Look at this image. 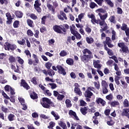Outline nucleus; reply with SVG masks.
I'll return each instance as SVG.
<instances>
[{"label": "nucleus", "instance_id": "nucleus-36", "mask_svg": "<svg viewBox=\"0 0 129 129\" xmlns=\"http://www.w3.org/2000/svg\"><path fill=\"white\" fill-rule=\"evenodd\" d=\"M86 41L87 42L88 44H92L94 42V40L92 37H87L86 38Z\"/></svg>", "mask_w": 129, "mask_h": 129}, {"label": "nucleus", "instance_id": "nucleus-10", "mask_svg": "<svg viewBox=\"0 0 129 129\" xmlns=\"http://www.w3.org/2000/svg\"><path fill=\"white\" fill-rule=\"evenodd\" d=\"M42 73L45 75V76H47L49 75V76H50L51 77H53L54 75H55V71H54L53 70L51 69H49L47 70H43L41 71Z\"/></svg>", "mask_w": 129, "mask_h": 129}, {"label": "nucleus", "instance_id": "nucleus-45", "mask_svg": "<svg viewBox=\"0 0 129 129\" xmlns=\"http://www.w3.org/2000/svg\"><path fill=\"white\" fill-rule=\"evenodd\" d=\"M25 54H26V56H27L28 58H31L32 55L31 54V52H30V50H26L24 51Z\"/></svg>", "mask_w": 129, "mask_h": 129}, {"label": "nucleus", "instance_id": "nucleus-13", "mask_svg": "<svg viewBox=\"0 0 129 129\" xmlns=\"http://www.w3.org/2000/svg\"><path fill=\"white\" fill-rule=\"evenodd\" d=\"M57 18L60 21H64V20H68L67 16H66V14L64 13L63 11H60V14L57 15Z\"/></svg>", "mask_w": 129, "mask_h": 129}, {"label": "nucleus", "instance_id": "nucleus-2", "mask_svg": "<svg viewBox=\"0 0 129 129\" xmlns=\"http://www.w3.org/2000/svg\"><path fill=\"white\" fill-rule=\"evenodd\" d=\"M98 15L100 17V20H101V21H102L100 22V24L101 25H103V24L104 25L103 28H102V27H101V29L100 30V33H102L103 32L106 31V30H108V26H107V24H106V22H105V20H106V19L107 18L108 14L107 13H106L105 15H102L101 13H99Z\"/></svg>", "mask_w": 129, "mask_h": 129}, {"label": "nucleus", "instance_id": "nucleus-33", "mask_svg": "<svg viewBox=\"0 0 129 129\" xmlns=\"http://www.w3.org/2000/svg\"><path fill=\"white\" fill-rule=\"evenodd\" d=\"M111 40L112 41L116 40V32L114 30H112Z\"/></svg>", "mask_w": 129, "mask_h": 129}, {"label": "nucleus", "instance_id": "nucleus-19", "mask_svg": "<svg viewBox=\"0 0 129 129\" xmlns=\"http://www.w3.org/2000/svg\"><path fill=\"white\" fill-rule=\"evenodd\" d=\"M88 108L87 107H82L80 108V111L83 115H86L87 114Z\"/></svg>", "mask_w": 129, "mask_h": 129}, {"label": "nucleus", "instance_id": "nucleus-41", "mask_svg": "<svg viewBox=\"0 0 129 129\" xmlns=\"http://www.w3.org/2000/svg\"><path fill=\"white\" fill-rule=\"evenodd\" d=\"M94 2L99 6V7H102V5L103 2H104V0H94Z\"/></svg>", "mask_w": 129, "mask_h": 129}, {"label": "nucleus", "instance_id": "nucleus-34", "mask_svg": "<svg viewBox=\"0 0 129 129\" xmlns=\"http://www.w3.org/2000/svg\"><path fill=\"white\" fill-rule=\"evenodd\" d=\"M90 9H95V8H98V5L94 2H91L89 5Z\"/></svg>", "mask_w": 129, "mask_h": 129}, {"label": "nucleus", "instance_id": "nucleus-63", "mask_svg": "<svg viewBox=\"0 0 129 129\" xmlns=\"http://www.w3.org/2000/svg\"><path fill=\"white\" fill-rule=\"evenodd\" d=\"M96 13H97V12L100 13H100H105V10H104L102 8H100V9L96 10Z\"/></svg>", "mask_w": 129, "mask_h": 129}, {"label": "nucleus", "instance_id": "nucleus-50", "mask_svg": "<svg viewBox=\"0 0 129 129\" xmlns=\"http://www.w3.org/2000/svg\"><path fill=\"white\" fill-rule=\"evenodd\" d=\"M27 34L28 36L33 37L34 36V33L31 29H28L27 31Z\"/></svg>", "mask_w": 129, "mask_h": 129}, {"label": "nucleus", "instance_id": "nucleus-28", "mask_svg": "<svg viewBox=\"0 0 129 129\" xmlns=\"http://www.w3.org/2000/svg\"><path fill=\"white\" fill-rule=\"evenodd\" d=\"M15 16H16L17 18H19L21 19V18H23V14L21 11H17L15 12Z\"/></svg>", "mask_w": 129, "mask_h": 129}, {"label": "nucleus", "instance_id": "nucleus-26", "mask_svg": "<svg viewBox=\"0 0 129 129\" xmlns=\"http://www.w3.org/2000/svg\"><path fill=\"white\" fill-rule=\"evenodd\" d=\"M109 21H110V23H112V24H116L115 16L114 15L111 16L109 18Z\"/></svg>", "mask_w": 129, "mask_h": 129}, {"label": "nucleus", "instance_id": "nucleus-38", "mask_svg": "<svg viewBox=\"0 0 129 129\" xmlns=\"http://www.w3.org/2000/svg\"><path fill=\"white\" fill-rule=\"evenodd\" d=\"M29 17H30V18H31V19H32V20H36L38 19V17H37V16H36V14L34 13H31L29 14Z\"/></svg>", "mask_w": 129, "mask_h": 129}, {"label": "nucleus", "instance_id": "nucleus-51", "mask_svg": "<svg viewBox=\"0 0 129 129\" xmlns=\"http://www.w3.org/2000/svg\"><path fill=\"white\" fill-rule=\"evenodd\" d=\"M1 110L3 112H5V113H7V112L9 111V109L5 107V106H1Z\"/></svg>", "mask_w": 129, "mask_h": 129}, {"label": "nucleus", "instance_id": "nucleus-49", "mask_svg": "<svg viewBox=\"0 0 129 129\" xmlns=\"http://www.w3.org/2000/svg\"><path fill=\"white\" fill-rule=\"evenodd\" d=\"M106 3H107V5L111 7V8H113V3L111 2V0H104Z\"/></svg>", "mask_w": 129, "mask_h": 129}, {"label": "nucleus", "instance_id": "nucleus-5", "mask_svg": "<svg viewBox=\"0 0 129 129\" xmlns=\"http://www.w3.org/2000/svg\"><path fill=\"white\" fill-rule=\"evenodd\" d=\"M88 17L90 19H91V22L93 25H95V24H97V25H98V24L100 25V26H101V27H102V26L104 27V25L103 24H100V23H101V22H102L101 21V20H100V19L96 20L94 14H91V15H88Z\"/></svg>", "mask_w": 129, "mask_h": 129}, {"label": "nucleus", "instance_id": "nucleus-12", "mask_svg": "<svg viewBox=\"0 0 129 129\" xmlns=\"http://www.w3.org/2000/svg\"><path fill=\"white\" fill-rule=\"evenodd\" d=\"M75 88H74V92L75 93H76L77 95H79L80 96H81L82 95V92H81V90H80V85L78 84V83H76L74 84Z\"/></svg>", "mask_w": 129, "mask_h": 129}, {"label": "nucleus", "instance_id": "nucleus-24", "mask_svg": "<svg viewBox=\"0 0 129 129\" xmlns=\"http://www.w3.org/2000/svg\"><path fill=\"white\" fill-rule=\"evenodd\" d=\"M66 63L70 66H72L74 64V60L71 58H69L66 60Z\"/></svg>", "mask_w": 129, "mask_h": 129}, {"label": "nucleus", "instance_id": "nucleus-56", "mask_svg": "<svg viewBox=\"0 0 129 129\" xmlns=\"http://www.w3.org/2000/svg\"><path fill=\"white\" fill-rule=\"evenodd\" d=\"M86 105H87V103H86V102L84 100H81L80 101V106H84V107L86 106Z\"/></svg>", "mask_w": 129, "mask_h": 129}, {"label": "nucleus", "instance_id": "nucleus-46", "mask_svg": "<svg viewBox=\"0 0 129 129\" xmlns=\"http://www.w3.org/2000/svg\"><path fill=\"white\" fill-rule=\"evenodd\" d=\"M59 56H60V57H65V56H67V52L65 50H61L59 53Z\"/></svg>", "mask_w": 129, "mask_h": 129}, {"label": "nucleus", "instance_id": "nucleus-40", "mask_svg": "<svg viewBox=\"0 0 129 129\" xmlns=\"http://www.w3.org/2000/svg\"><path fill=\"white\" fill-rule=\"evenodd\" d=\"M17 43H18L19 45L24 46L26 44V40H25L24 38H22L21 40H18Z\"/></svg>", "mask_w": 129, "mask_h": 129}, {"label": "nucleus", "instance_id": "nucleus-61", "mask_svg": "<svg viewBox=\"0 0 129 129\" xmlns=\"http://www.w3.org/2000/svg\"><path fill=\"white\" fill-rule=\"evenodd\" d=\"M49 125L47 126V128H50V127H54V126H55V123L53 121H51L49 122Z\"/></svg>", "mask_w": 129, "mask_h": 129}, {"label": "nucleus", "instance_id": "nucleus-27", "mask_svg": "<svg viewBox=\"0 0 129 129\" xmlns=\"http://www.w3.org/2000/svg\"><path fill=\"white\" fill-rule=\"evenodd\" d=\"M58 125L60 126L63 129L67 128V125H66V123L63 122V121H59V122H58Z\"/></svg>", "mask_w": 129, "mask_h": 129}, {"label": "nucleus", "instance_id": "nucleus-47", "mask_svg": "<svg viewBox=\"0 0 129 129\" xmlns=\"http://www.w3.org/2000/svg\"><path fill=\"white\" fill-rule=\"evenodd\" d=\"M65 97L64 95L59 94L57 97V100H59V101H62L63 100V98Z\"/></svg>", "mask_w": 129, "mask_h": 129}, {"label": "nucleus", "instance_id": "nucleus-22", "mask_svg": "<svg viewBox=\"0 0 129 129\" xmlns=\"http://www.w3.org/2000/svg\"><path fill=\"white\" fill-rule=\"evenodd\" d=\"M99 63H100V60H99L93 61V65L95 68H101V66Z\"/></svg>", "mask_w": 129, "mask_h": 129}, {"label": "nucleus", "instance_id": "nucleus-32", "mask_svg": "<svg viewBox=\"0 0 129 129\" xmlns=\"http://www.w3.org/2000/svg\"><path fill=\"white\" fill-rule=\"evenodd\" d=\"M15 117H16V116H15L13 114H10L8 116V118L9 121H13L15 120Z\"/></svg>", "mask_w": 129, "mask_h": 129}, {"label": "nucleus", "instance_id": "nucleus-25", "mask_svg": "<svg viewBox=\"0 0 129 129\" xmlns=\"http://www.w3.org/2000/svg\"><path fill=\"white\" fill-rule=\"evenodd\" d=\"M30 95L31 99H33L34 100H35V99H38V94H37L36 92H33L30 93Z\"/></svg>", "mask_w": 129, "mask_h": 129}, {"label": "nucleus", "instance_id": "nucleus-58", "mask_svg": "<svg viewBox=\"0 0 129 129\" xmlns=\"http://www.w3.org/2000/svg\"><path fill=\"white\" fill-rule=\"evenodd\" d=\"M120 82L122 85H123V88H126L127 87V84L125 81H123L122 80H121Z\"/></svg>", "mask_w": 129, "mask_h": 129}, {"label": "nucleus", "instance_id": "nucleus-37", "mask_svg": "<svg viewBox=\"0 0 129 129\" xmlns=\"http://www.w3.org/2000/svg\"><path fill=\"white\" fill-rule=\"evenodd\" d=\"M116 105H119V102L117 101H114L113 102H111L110 103V106L111 107H115Z\"/></svg>", "mask_w": 129, "mask_h": 129}, {"label": "nucleus", "instance_id": "nucleus-8", "mask_svg": "<svg viewBox=\"0 0 129 129\" xmlns=\"http://www.w3.org/2000/svg\"><path fill=\"white\" fill-rule=\"evenodd\" d=\"M4 47H5V50H7L8 51H10V50L15 51L17 49V45L16 44H11L9 42L5 43Z\"/></svg>", "mask_w": 129, "mask_h": 129}, {"label": "nucleus", "instance_id": "nucleus-57", "mask_svg": "<svg viewBox=\"0 0 129 129\" xmlns=\"http://www.w3.org/2000/svg\"><path fill=\"white\" fill-rule=\"evenodd\" d=\"M46 20H47V16H44L41 18V24L42 25H45V22H46Z\"/></svg>", "mask_w": 129, "mask_h": 129}, {"label": "nucleus", "instance_id": "nucleus-53", "mask_svg": "<svg viewBox=\"0 0 129 129\" xmlns=\"http://www.w3.org/2000/svg\"><path fill=\"white\" fill-rule=\"evenodd\" d=\"M113 97L112 96V94H109L106 96V99H107V100H109V101H111V100H112Z\"/></svg>", "mask_w": 129, "mask_h": 129}, {"label": "nucleus", "instance_id": "nucleus-54", "mask_svg": "<svg viewBox=\"0 0 129 129\" xmlns=\"http://www.w3.org/2000/svg\"><path fill=\"white\" fill-rule=\"evenodd\" d=\"M127 29V25L125 23H123L121 27V30L122 31H125Z\"/></svg>", "mask_w": 129, "mask_h": 129}, {"label": "nucleus", "instance_id": "nucleus-14", "mask_svg": "<svg viewBox=\"0 0 129 129\" xmlns=\"http://www.w3.org/2000/svg\"><path fill=\"white\" fill-rule=\"evenodd\" d=\"M51 1L52 0H47L46 3V7L48 10V11H50V12H52V13H55V8L50 4L51 3Z\"/></svg>", "mask_w": 129, "mask_h": 129}, {"label": "nucleus", "instance_id": "nucleus-59", "mask_svg": "<svg viewBox=\"0 0 129 129\" xmlns=\"http://www.w3.org/2000/svg\"><path fill=\"white\" fill-rule=\"evenodd\" d=\"M111 110H110V109H107L106 110H105L104 111V114L105 115H106L107 116L109 115V114H110V111Z\"/></svg>", "mask_w": 129, "mask_h": 129}, {"label": "nucleus", "instance_id": "nucleus-39", "mask_svg": "<svg viewBox=\"0 0 129 129\" xmlns=\"http://www.w3.org/2000/svg\"><path fill=\"white\" fill-rule=\"evenodd\" d=\"M110 43H111V39H110L109 37H106L105 41H104V45H107V44H109Z\"/></svg>", "mask_w": 129, "mask_h": 129}, {"label": "nucleus", "instance_id": "nucleus-16", "mask_svg": "<svg viewBox=\"0 0 129 129\" xmlns=\"http://www.w3.org/2000/svg\"><path fill=\"white\" fill-rule=\"evenodd\" d=\"M122 117H127L129 119V108H124L121 113Z\"/></svg>", "mask_w": 129, "mask_h": 129}, {"label": "nucleus", "instance_id": "nucleus-64", "mask_svg": "<svg viewBox=\"0 0 129 129\" xmlns=\"http://www.w3.org/2000/svg\"><path fill=\"white\" fill-rule=\"evenodd\" d=\"M117 13L118 15H121L122 14V9L119 7L117 8Z\"/></svg>", "mask_w": 129, "mask_h": 129}, {"label": "nucleus", "instance_id": "nucleus-17", "mask_svg": "<svg viewBox=\"0 0 129 129\" xmlns=\"http://www.w3.org/2000/svg\"><path fill=\"white\" fill-rule=\"evenodd\" d=\"M20 86H22L25 88V89H26V90H29V89H31V87L30 86L28 85V83L26 82V81L24 79H22L21 80L20 83Z\"/></svg>", "mask_w": 129, "mask_h": 129}, {"label": "nucleus", "instance_id": "nucleus-29", "mask_svg": "<svg viewBox=\"0 0 129 129\" xmlns=\"http://www.w3.org/2000/svg\"><path fill=\"white\" fill-rule=\"evenodd\" d=\"M75 28H76V27H75V25H74V24H72V26H70L71 33V34H72V35H73V34H75V33L77 31L75 30Z\"/></svg>", "mask_w": 129, "mask_h": 129}, {"label": "nucleus", "instance_id": "nucleus-1", "mask_svg": "<svg viewBox=\"0 0 129 129\" xmlns=\"http://www.w3.org/2000/svg\"><path fill=\"white\" fill-rule=\"evenodd\" d=\"M83 53L84 55L81 56V60L83 62H88V61L90 60V59L92 58L91 55H92V52L88 48H85L83 50Z\"/></svg>", "mask_w": 129, "mask_h": 129}, {"label": "nucleus", "instance_id": "nucleus-6", "mask_svg": "<svg viewBox=\"0 0 129 129\" xmlns=\"http://www.w3.org/2000/svg\"><path fill=\"white\" fill-rule=\"evenodd\" d=\"M117 46L119 48H120L123 52V53H125L128 54V47L125 45V43L124 42H119L117 43Z\"/></svg>", "mask_w": 129, "mask_h": 129}, {"label": "nucleus", "instance_id": "nucleus-60", "mask_svg": "<svg viewBox=\"0 0 129 129\" xmlns=\"http://www.w3.org/2000/svg\"><path fill=\"white\" fill-rule=\"evenodd\" d=\"M85 30L86 31V32L87 33H88V34H90V33H91V28L89 27L88 26H87L86 27L85 29Z\"/></svg>", "mask_w": 129, "mask_h": 129}, {"label": "nucleus", "instance_id": "nucleus-20", "mask_svg": "<svg viewBox=\"0 0 129 129\" xmlns=\"http://www.w3.org/2000/svg\"><path fill=\"white\" fill-rule=\"evenodd\" d=\"M69 115H71V116L73 115V116L75 117V119L76 120H79V118H78V116H77V114H76V112H74V111L72 110H70L69 111Z\"/></svg>", "mask_w": 129, "mask_h": 129}, {"label": "nucleus", "instance_id": "nucleus-30", "mask_svg": "<svg viewBox=\"0 0 129 129\" xmlns=\"http://www.w3.org/2000/svg\"><path fill=\"white\" fill-rule=\"evenodd\" d=\"M9 61L10 63H16V57L13 55L10 56L9 58Z\"/></svg>", "mask_w": 129, "mask_h": 129}, {"label": "nucleus", "instance_id": "nucleus-55", "mask_svg": "<svg viewBox=\"0 0 129 129\" xmlns=\"http://www.w3.org/2000/svg\"><path fill=\"white\" fill-rule=\"evenodd\" d=\"M114 81L117 85H119V84H120V83L119 82V77H118V76H116V78H114Z\"/></svg>", "mask_w": 129, "mask_h": 129}, {"label": "nucleus", "instance_id": "nucleus-52", "mask_svg": "<svg viewBox=\"0 0 129 129\" xmlns=\"http://www.w3.org/2000/svg\"><path fill=\"white\" fill-rule=\"evenodd\" d=\"M94 86L95 87L99 90V89L100 88V84H99V82L98 83L96 82H94Z\"/></svg>", "mask_w": 129, "mask_h": 129}, {"label": "nucleus", "instance_id": "nucleus-48", "mask_svg": "<svg viewBox=\"0 0 129 129\" xmlns=\"http://www.w3.org/2000/svg\"><path fill=\"white\" fill-rule=\"evenodd\" d=\"M45 67L47 70L51 69V67H52V63L50 61H48L45 63Z\"/></svg>", "mask_w": 129, "mask_h": 129}, {"label": "nucleus", "instance_id": "nucleus-35", "mask_svg": "<svg viewBox=\"0 0 129 129\" xmlns=\"http://www.w3.org/2000/svg\"><path fill=\"white\" fill-rule=\"evenodd\" d=\"M123 105L125 108H127V107H129V102L128 100L126 99L124 100L123 102Z\"/></svg>", "mask_w": 129, "mask_h": 129}, {"label": "nucleus", "instance_id": "nucleus-4", "mask_svg": "<svg viewBox=\"0 0 129 129\" xmlns=\"http://www.w3.org/2000/svg\"><path fill=\"white\" fill-rule=\"evenodd\" d=\"M52 29L55 33H57V34H64L65 35L66 34L67 30L64 27H61L59 25H54L53 26Z\"/></svg>", "mask_w": 129, "mask_h": 129}, {"label": "nucleus", "instance_id": "nucleus-7", "mask_svg": "<svg viewBox=\"0 0 129 129\" xmlns=\"http://www.w3.org/2000/svg\"><path fill=\"white\" fill-rule=\"evenodd\" d=\"M42 4L40 2V0H36L35 1V3L34 4V8L35 11L37 12L39 14L42 13V8H41V6Z\"/></svg>", "mask_w": 129, "mask_h": 129}, {"label": "nucleus", "instance_id": "nucleus-9", "mask_svg": "<svg viewBox=\"0 0 129 129\" xmlns=\"http://www.w3.org/2000/svg\"><path fill=\"white\" fill-rule=\"evenodd\" d=\"M101 85L103 94H107V93H108V89H107L108 84H107V82H106V81H102Z\"/></svg>", "mask_w": 129, "mask_h": 129}, {"label": "nucleus", "instance_id": "nucleus-43", "mask_svg": "<svg viewBox=\"0 0 129 129\" xmlns=\"http://www.w3.org/2000/svg\"><path fill=\"white\" fill-rule=\"evenodd\" d=\"M66 104L67 107H71V106H72V104H71V101H70V100L68 99L66 100Z\"/></svg>", "mask_w": 129, "mask_h": 129}, {"label": "nucleus", "instance_id": "nucleus-42", "mask_svg": "<svg viewBox=\"0 0 129 129\" xmlns=\"http://www.w3.org/2000/svg\"><path fill=\"white\" fill-rule=\"evenodd\" d=\"M0 82L2 84H5L8 83V81L5 79V78L3 76H0Z\"/></svg>", "mask_w": 129, "mask_h": 129}, {"label": "nucleus", "instance_id": "nucleus-18", "mask_svg": "<svg viewBox=\"0 0 129 129\" xmlns=\"http://www.w3.org/2000/svg\"><path fill=\"white\" fill-rule=\"evenodd\" d=\"M32 57L34 59V60H33V66H37V64H39V63H40L39 57L35 54H32Z\"/></svg>", "mask_w": 129, "mask_h": 129}, {"label": "nucleus", "instance_id": "nucleus-62", "mask_svg": "<svg viewBox=\"0 0 129 129\" xmlns=\"http://www.w3.org/2000/svg\"><path fill=\"white\" fill-rule=\"evenodd\" d=\"M31 82H32V83L33 84H34L35 85H37V78L36 77H33L32 79H31Z\"/></svg>", "mask_w": 129, "mask_h": 129}, {"label": "nucleus", "instance_id": "nucleus-23", "mask_svg": "<svg viewBox=\"0 0 129 129\" xmlns=\"http://www.w3.org/2000/svg\"><path fill=\"white\" fill-rule=\"evenodd\" d=\"M27 24L30 28H34V21L30 19H28L26 20Z\"/></svg>", "mask_w": 129, "mask_h": 129}, {"label": "nucleus", "instance_id": "nucleus-11", "mask_svg": "<svg viewBox=\"0 0 129 129\" xmlns=\"http://www.w3.org/2000/svg\"><path fill=\"white\" fill-rule=\"evenodd\" d=\"M56 68H57V70H58L57 72L59 74H61L63 76H65V75L67 74V73L66 72V70L63 67H62V66L58 64L56 66Z\"/></svg>", "mask_w": 129, "mask_h": 129}, {"label": "nucleus", "instance_id": "nucleus-21", "mask_svg": "<svg viewBox=\"0 0 129 129\" xmlns=\"http://www.w3.org/2000/svg\"><path fill=\"white\" fill-rule=\"evenodd\" d=\"M93 95V93H92L91 91H85L84 93L85 97H87L88 98H91V96Z\"/></svg>", "mask_w": 129, "mask_h": 129}, {"label": "nucleus", "instance_id": "nucleus-44", "mask_svg": "<svg viewBox=\"0 0 129 129\" xmlns=\"http://www.w3.org/2000/svg\"><path fill=\"white\" fill-rule=\"evenodd\" d=\"M20 25V21L19 20H16L13 23L14 28H19V25Z\"/></svg>", "mask_w": 129, "mask_h": 129}, {"label": "nucleus", "instance_id": "nucleus-15", "mask_svg": "<svg viewBox=\"0 0 129 129\" xmlns=\"http://www.w3.org/2000/svg\"><path fill=\"white\" fill-rule=\"evenodd\" d=\"M96 103L101 105V106H105L106 105V102L101 98H96Z\"/></svg>", "mask_w": 129, "mask_h": 129}, {"label": "nucleus", "instance_id": "nucleus-3", "mask_svg": "<svg viewBox=\"0 0 129 129\" xmlns=\"http://www.w3.org/2000/svg\"><path fill=\"white\" fill-rule=\"evenodd\" d=\"M40 103L44 108H50V105L52 107H55V104L53 102L51 101V99L47 97L42 98V101Z\"/></svg>", "mask_w": 129, "mask_h": 129}, {"label": "nucleus", "instance_id": "nucleus-31", "mask_svg": "<svg viewBox=\"0 0 129 129\" xmlns=\"http://www.w3.org/2000/svg\"><path fill=\"white\" fill-rule=\"evenodd\" d=\"M74 36H75L77 40H81L82 38L81 35L80 34L79 32L78 31H76L75 34H73Z\"/></svg>", "mask_w": 129, "mask_h": 129}]
</instances>
